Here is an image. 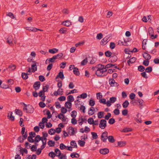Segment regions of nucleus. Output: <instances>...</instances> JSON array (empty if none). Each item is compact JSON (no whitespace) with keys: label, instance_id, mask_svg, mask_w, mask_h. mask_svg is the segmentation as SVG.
I'll list each match as a JSON object with an SVG mask.
<instances>
[{"label":"nucleus","instance_id":"1a4fd4ad","mask_svg":"<svg viewBox=\"0 0 159 159\" xmlns=\"http://www.w3.org/2000/svg\"><path fill=\"white\" fill-rule=\"evenodd\" d=\"M77 132L75 131V129L72 127H69L68 129V133L70 136L73 135Z\"/></svg>","mask_w":159,"mask_h":159},{"label":"nucleus","instance_id":"ddd939ff","mask_svg":"<svg viewBox=\"0 0 159 159\" xmlns=\"http://www.w3.org/2000/svg\"><path fill=\"white\" fill-rule=\"evenodd\" d=\"M109 84H110L111 86L114 87L116 85H117V83L115 82V80L113 79H110L109 80Z\"/></svg>","mask_w":159,"mask_h":159},{"label":"nucleus","instance_id":"6ab92c4d","mask_svg":"<svg viewBox=\"0 0 159 159\" xmlns=\"http://www.w3.org/2000/svg\"><path fill=\"white\" fill-rule=\"evenodd\" d=\"M13 39L12 36L10 35L9 36L7 39V42L9 44L13 43Z\"/></svg>","mask_w":159,"mask_h":159},{"label":"nucleus","instance_id":"423d86ee","mask_svg":"<svg viewBox=\"0 0 159 159\" xmlns=\"http://www.w3.org/2000/svg\"><path fill=\"white\" fill-rule=\"evenodd\" d=\"M117 100L116 97H113L110 98L109 100L107 101V106L110 107L111 105V104L114 103Z\"/></svg>","mask_w":159,"mask_h":159},{"label":"nucleus","instance_id":"0eeeda50","mask_svg":"<svg viewBox=\"0 0 159 159\" xmlns=\"http://www.w3.org/2000/svg\"><path fill=\"white\" fill-rule=\"evenodd\" d=\"M32 62L34 64L31 65L32 72L34 73L37 70V66L39 65V63L35 61H32Z\"/></svg>","mask_w":159,"mask_h":159},{"label":"nucleus","instance_id":"2f4dec72","mask_svg":"<svg viewBox=\"0 0 159 159\" xmlns=\"http://www.w3.org/2000/svg\"><path fill=\"white\" fill-rule=\"evenodd\" d=\"M12 113H13L12 112H9L8 113V117H9V119L13 121L14 120L15 118L12 115Z\"/></svg>","mask_w":159,"mask_h":159},{"label":"nucleus","instance_id":"c85d7f7f","mask_svg":"<svg viewBox=\"0 0 159 159\" xmlns=\"http://www.w3.org/2000/svg\"><path fill=\"white\" fill-rule=\"evenodd\" d=\"M58 50L56 48H54L52 49H49L48 52L52 54H54L58 52Z\"/></svg>","mask_w":159,"mask_h":159},{"label":"nucleus","instance_id":"e433bc0d","mask_svg":"<svg viewBox=\"0 0 159 159\" xmlns=\"http://www.w3.org/2000/svg\"><path fill=\"white\" fill-rule=\"evenodd\" d=\"M99 102L103 104H106L107 106V101L106 102V99L105 98H101L99 100Z\"/></svg>","mask_w":159,"mask_h":159},{"label":"nucleus","instance_id":"680f3d73","mask_svg":"<svg viewBox=\"0 0 159 159\" xmlns=\"http://www.w3.org/2000/svg\"><path fill=\"white\" fill-rule=\"evenodd\" d=\"M103 34L101 33L98 34L96 36V38L100 40L102 37Z\"/></svg>","mask_w":159,"mask_h":159},{"label":"nucleus","instance_id":"72a5a7b5","mask_svg":"<svg viewBox=\"0 0 159 159\" xmlns=\"http://www.w3.org/2000/svg\"><path fill=\"white\" fill-rule=\"evenodd\" d=\"M70 145L73 148H76L77 147V144L75 141L72 140L70 142Z\"/></svg>","mask_w":159,"mask_h":159},{"label":"nucleus","instance_id":"09e8293b","mask_svg":"<svg viewBox=\"0 0 159 159\" xmlns=\"http://www.w3.org/2000/svg\"><path fill=\"white\" fill-rule=\"evenodd\" d=\"M85 106L81 105L80 107L79 108V110L82 111L83 113H84L85 112Z\"/></svg>","mask_w":159,"mask_h":159},{"label":"nucleus","instance_id":"de8ad7c7","mask_svg":"<svg viewBox=\"0 0 159 159\" xmlns=\"http://www.w3.org/2000/svg\"><path fill=\"white\" fill-rule=\"evenodd\" d=\"M95 101L93 99H90L89 100V104L90 106H92V107L94 106L95 105Z\"/></svg>","mask_w":159,"mask_h":159},{"label":"nucleus","instance_id":"37998d69","mask_svg":"<svg viewBox=\"0 0 159 159\" xmlns=\"http://www.w3.org/2000/svg\"><path fill=\"white\" fill-rule=\"evenodd\" d=\"M153 30L152 27H149L148 29V33L149 35L151 37L152 34H153Z\"/></svg>","mask_w":159,"mask_h":159},{"label":"nucleus","instance_id":"b1692460","mask_svg":"<svg viewBox=\"0 0 159 159\" xmlns=\"http://www.w3.org/2000/svg\"><path fill=\"white\" fill-rule=\"evenodd\" d=\"M57 78H59L61 80H63L64 78V76L63 71H60L57 76Z\"/></svg>","mask_w":159,"mask_h":159},{"label":"nucleus","instance_id":"ea45409f","mask_svg":"<svg viewBox=\"0 0 159 159\" xmlns=\"http://www.w3.org/2000/svg\"><path fill=\"white\" fill-rule=\"evenodd\" d=\"M91 134L92 135V138L93 139H96L98 138V135L97 133L94 132H92Z\"/></svg>","mask_w":159,"mask_h":159},{"label":"nucleus","instance_id":"9d476101","mask_svg":"<svg viewBox=\"0 0 159 159\" xmlns=\"http://www.w3.org/2000/svg\"><path fill=\"white\" fill-rule=\"evenodd\" d=\"M63 89H62L59 88L57 91H55L53 93V94L55 96L58 95H61L63 94Z\"/></svg>","mask_w":159,"mask_h":159},{"label":"nucleus","instance_id":"a19ab883","mask_svg":"<svg viewBox=\"0 0 159 159\" xmlns=\"http://www.w3.org/2000/svg\"><path fill=\"white\" fill-rule=\"evenodd\" d=\"M104 112L103 111H100L98 113V118H103Z\"/></svg>","mask_w":159,"mask_h":159},{"label":"nucleus","instance_id":"f704fd0d","mask_svg":"<svg viewBox=\"0 0 159 159\" xmlns=\"http://www.w3.org/2000/svg\"><path fill=\"white\" fill-rule=\"evenodd\" d=\"M85 143V142L84 141L80 140L78 141V143L81 147H84Z\"/></svg>","mask_w":159,"mask_h":159},{"label":"nucleus","instance_id":"6e6d98bb","mask_svg":"<svg viewBox=\"0 0 159 159\" xmlns=\"http://www.w3.org/2000/svg\"><path fill=\"white\" fill-rule=\"evenodd\" d=\"M144 70V67L140 65L138 67V70L140 72H142Z\"/></svg>","mask_w":159,"mask_h":159},{"label":"nucleus","instance_id":"8fccbe9b","mask_svg":"<svg viewBox=\"0 0 159 159\" xmlns=\"http://www.w3.org/2000/svg\"><path fill=\"white\" fill-rule=\"evenodd\" d=\"M56 59L61 58L63 56V54L62 53H60L56 55H54Z\"/></svg>","mask_w":159,"mask_h":159},{"label":"nucleus","instance_id":"aec40b11","mask_svg":"<svg viewBox=\"0 0 159 159\" xmlns=\"http://www.w3.org/2000/svg\"><path fill=\"white\" fill-rule=\"evenodd\" d=\"M42 134H43V136L42 137H41V138H42L41 141L46 142L47 139V137L48 136V134L46 132V133L43 132Z\"/></svg>","mask_w":159,"mask_h":159},{"label":"nucleus","instance_id":"bb28decb","mask_svg":"<svg viewBox=\"0 0 159 159\" xmlns=\"http://www.w3.org/2000/svg\"><path fill=\"white\" fill-rule=\"evenodd\" d=\"M58 117L59 119H61L63 122H65L66 120V119H65V116L62 114L61 113L59 114Z\"/></svg>","mask_w":159,"mask_h":159},{"label":"nucleus","instance_id":"4be33fe9","mask_svg":"<svg viewBox=\"0 0 159 159\" xmlns=\"http://www.w3.org/2000/svg\"><path fill=\"white\" fill-rule=\"evenodd\" d=\"M80 98L79 96H78L77 97L76 100L74 102L75 104L76 107H77L80 104V103H82V102L79 101Z\"/></svg>","mask_w":159,"mask_h":159},{"label":"nucleus","instance_id":"a211bd4d","mask_svg":"<svg viewBox=\"0 0 159 159\" xmlns=\"http://www.w3.org/2000/svg\"><path fill=\"white\" fill-rule=\"evenodd\" d=\"M62 24L65 26L69 27L72 25V22L69 20H67L63 21Z\"/></svg>","mask_w":159,"mask_h":159},{"label":"nucleus","instance_id":"3c124183","mask_svg":"<svg viewBox=\"0 0 159 159\" xmlns=\"http://www.w3.org/2000/svg\"><path fill=\"white\" fill-rule=\"evenodd\" d=\"M97 98L98 99H100L102 98V93L100 92H99L96 94Z\"/></svg>","mask_w":159,"mask_h":159},{"label":"nucleus","instance_id":"4c0bfd02","mask_svg":"<svg viewBox=\"0 0 159 159\" xmlns=\"http://www.w3.org/2000/svg\"><path fill=\"white\" fill-rule=\"evenodd\" d=\"M78 96H79L80 98H81L82 99H85L87 97V94L86 93H83L80 95Z\"/></svg>","mask_w":159,"mask_h":159},{"label":"nucleus","instance_id":"c9c22d12","mask_svg":"<svg viewBox=\"0 0 159 159\" xmlns=\"http://www.w3.org/2000/svg\"><path fill=\"white\" fill-rule=\"evenodd\" d=\"M21 76L23 79L25 80L27 79L28 78V74L24 72L22 73Z\"/></svg>","mask_w":159,"mask_h":159},{"label":"nucleus","instance_id":"7ed1b4c3","mask_svg":"<svg viewBox=\"0 0 159 159\" xmlns=\"http://www.w3.org/2000/svg\"><path fill=\"white\" fill-rule=\"evenodd\" d=\"M55 152L56 154V156L59 157V159H67V157L66 154H61V152L58 148H56Z\"/></svg>","mask_w":159,"mask_h":159},{"label":"nucleus","instance_id":"58836bf2","mask_svg":"<svg viewBox=\"0 0 159 159\" xmlns=\"http://www.w3.org/2000/svg\"><path fill=\"white\" fill-rule=\"evenodd\" d=\"M129 102L127 100H125L123 103L122 106L124 108H126L128 107L129 105Z\"/></svg>","mask_w":159,"mask_h":159},{"label":"nucleus","instance_id":"f257e3e1","mask_svg":"<svg viewBox=\"0 0 159 159\" xmlns=\"http://www.w3.org/2000/svg\"><path fill=\"white\" fill-rule=\"evenodd\" d=\"M93 70H95V74L98 76H104L106 75L107 69L105 68L104 65L99 64L95 67H93Z\"/></svg>","mask_w":159,"mask_h":159},{"label":"nucleus","instance_id":"c756f323","mask_svg":"<svg viewBox=\"0 0 159 159\" xmlns=\"http://www.w3.org/2000/svg\"><path fill=\"white\" fill-rule=\"evenodd\" d=\"M74 73L76 75H79L80 74V73L77 67L74 68L73 71Z\"/></svg>","mask_w":159,"mask_h":159},{"label":"nucleus","instance_id":"473e14b6","mask_svg":"<svg viewBox=\"0 0 159 159\" xmlns=\"http://www.w3.org/2000/svg\"><path fill=\"white\" fill-rule=\"evenodd\" d=\"M126 142L125 141H120L118 142V145L119 147H122L125 146L126 145Z\"/></svg>","mask_w":159,"mask_h":159},{"label":"nucleus","instance_id":"7c9ffc66","mask_svg":"<svg viewBox=\"0 0 159 159\" xmlns=\"http://www.w3.org/2000/svg\"><path fill=\"white\" fill-rule=\"evenodd\" d=\"M67 99L68 102H71L74 101V98L72 95H69L67 97Z\"/></svg>","mask_w":159,"mask_h":159},{"label":"nucleus","instance_id":"0e129e2a","mask_svg":"<svg viewBox=\"0 0 159 159\" xmlns=\"http://www.w3.org/2000/svg\"><path fill=\"white\" fill-rule=\"evenodd\" d=\"M36 145H33L31 148V150L32 151L34 152H35L36 151L37 149V147Z\"/></svg>","mask_w":159,"mask_h":159},{"label":"nucleus","instance_id":"13d9d810","mask_svg":"<svg viewBox=\"0 0 159 159\" xmlns=\"http://www.w3.org/2000/svg\"><path fill=\"white\" fill-rule=\"evenodd\" d=\"M42 141V142L43 144L41 146L40 148V149L41 150H42L43 149L45 148L46 144V142L44 141Z\"/></svg>","mask_w":159,"mask_h":159},{"label":"nucleus","instance_id":"774afa93","mask_svg":"<svg viewBox=\"0 0 159 159\" xmlns=\"http://www.w3.org/2000/svg\"><path fill=\"white\" fill-rule=\"evenodd\" d=\"M105 55L107 57H110L112 54L111 52L109 51H107L105 52Z\"/></svg>","mask_w":159,"mask_h":159},{"label":"nucleus","instance_id":"a18cd8bd","mask_svg":"<svg viewBox=\"0 0 159 159\" xmlns=\"http://www.w3.org/2000/svg\"><path fill=\"white\" fill-rule=\"evenodd\" d=\"M48 144L50 147H53L54 145L55 142L50 140L48 142Z\"/></svg>","mask_w":159,"mask_h":159},{"label":"nucleus","instance_id":"20e7f679","mask_svg":"<svg viewBox=\"0 0 159 159\" xmlns=\"http://www.w3.org/2000/svg\"><path fill=\"white\" fill-rule=\"evenodd\" d=\"M108 133L107 132L105 131L102 133L101 136L102 141L103 142H106L107 139Z\"/></svg>","mask_w":159,"mask_h":159},{"label":"nucleus","instance_id":"39448f33","mask_svg":"<svg viewBox=\"0 0 159 159\" xmlns=\"http://www.w3.org/2000/svg\"><path fill=\"white\" fill-rule=\"evenodd\" d=\"M107 122L106 120H101L100 122L99 127L102 129H104L107 126Z\"/></svg>","mask_w":159,"mask_h":159},{"label":"nucleus","instance_id":"393cba45","mask_svg":"<svg viewBox=\"0 0 159 159\" xmlns=\"http://www.w3.org/2000/svg\"><path fill=\"white\" fill-rule=\"evenodd\" d=\"M94 108L93 107H91L88 112V114L90 116L92 115L94 113Z\"/></svg>","mask_w":159,"mask_h":159},{"label":"nucleus","instance_id":"5fc2aeb1","mask_svg":"<svg viewBox=\"0 0 159 159\" xmlns=\"http://www.w3.org/2000/svg\"><path fill=\"white\" fill-rule=\"evenodd\" d=\"M110 59L112 62H115L117 60V57L116 56L114 55L111 57Z\"/></svg>","mask_w":159,"mask_h":159},{"label":"nucleus","instance_id":"cd10ccee","mask_svg":"<svg viewBox=\"0 0 159 159\" xmlns=\"http://www.w3.org/2000/svg\"><path fill=\"white\" fill-rule=\"evenodd\" d=\"M107 139L108 141L111 143H113L115 141V140L112 136H108Z\"/></svg>","mask_w":159,"mask_h":159},{"label":"nucleus","instance_id":"f8f14e48","mask_svg":"<svg viewBox=\"0 0 159 159\" xmlns=\"http://www.w3.org/2000/svg\"><path fill=\"white\" fill-rule=\"evenodd\" d=\"M40 86V82L39 81L35 82L33 84V88L35 90L39 89Z\"/></svg>","mask_w":159,"mask_h":159},{"label":"nucleus","instance_id":"4d7b16f0","mask_svg":"<svg viewBox=\"0 0 159 159\" xmlns=\"http://www.w3.org/2000/svg\"><path fill=\"white\" fill-rule=\"evenodd\" d=\"M49 156L52 158H54L55 156H56V154L54 153L53 152H49Z\"/></svg>","mask_w":159,"mask_h":159},{"label":"nucleus","instance_id":"dca6fc26","mask_svg":"<svg viewBox=\"0 0 159 159\" xmlns=\"http://www.w3.org/2000/svg\"><path fill=\"white\" fill-rule=\"evenodd\" d=\"M143 57L146 60H149L151 57V56L150 54L146 52H144V53L143 54Z\"/></svg>","mask_w":159,"mask_h":159},{"label":"nucleus","instance_id":"052dcab7","mask_svg":"<svg viewBox=\"0 0 159 159\" xmlns=\"http://www.w3.org/2000/svg\"><path fill=\"white\" fill-rule=\"evenodd\" d=\"M77 115V112L75 111H73L71 112V116L73 118H75Z\"/></svg>","mask_w":159,"mask_h":159},{"label":"nucleus","instance_id":"6e6552de","mask_svg":"<svg viewBox=\"0 0 159 159\" xmlns=\"http://www.w3.org/2000/svg\"><path fill=\"white\" fill-rule=\"evenodd\" d=\"M28 134L26 132L24 135L20 136L17 139V140L20 143H22L24 140L27 138Z\"/></svg>","mask_w":159,"mask_h":159},{"label":"nucleus","instance_id":"f03ea898","mask_svg":"<svg viewBox=\"0 0 159 159\" xmlns=\"http://www.w3.org/2000/svg\"><path fill=\"white\" fill-rule=\"evenodd\" d=\"M22 103L25 105V107L23 108V111L24 112L28 113H32L34 111V109L33 106L30 105H27L24 102Z\"/></svg>","mask_w":159,"mask_h":159},{"label":"nucleus","instance_id":"603ef678","mask_svg":"<svg viewBox=\"0 0 159 159\" xmlns=\"http://www.w3.org/2000/svg\"><path fill=\"white\" fill-rule=\"evenodd\" d=\"M48 88L49 86L48 85L43 86V87L42 90H41L44 93L45 92L48 91Z\"/></svg>","mask_w":159,"mask_h":159},{"label":"nucleus","instance_id":"4468645a","mask_svg":"<svg viewBox=\"0 0 159 159\" xmlns=\"http://www.w3.org/2000/svg\"><path fill=\"white\" fill-rule=\"evenodd\" d=\"M99 152L100 153L103 155H105L108 153L109 152V150L108 148H104L100 149Z\"/></svg>","mask_w":159,"mask_h":159},{"label":"nucleus","instance_id":"79ce46f5","mask_svg":"<svg viewBox=\"0 0 159 159\" xmlns=\"http://www.w3.org/2000/svg\"><path fill=\"white\" fill-rule=\"evenodd\" d=\"M15 111L16 114L20 116H21L22 115V111L20 110L16 109Z\"/></svg>","mask_w":159,"mask_h":159},{"label":"nucleus","instance_id":"2eb2a0df","mask_svg":"<svg viewBox=\"0 0 159 159\" xmlns=\"http://www.w3.org/2000/svg\"><path fill=\"white\" fill-rule=\"evenodd\" d=\"M41 137H40L39 135H37L35 138L34 139V142H35V144L36 145H38V144H37V143L40 140H41Z\"/></svg>","mask_w":159,"mask_h":159},{"label":"nucleus","instance_id":"a878e982","mask_svg":"<svg viewBox=\"0 0 159 159\" xmlns=\"http://www.w3.org/2000/svg\"><path fill=\"white\" fill-rule=\"evenodd\" d=\"M70 156L72 158H78L80 157V155L78 153L73 152L70 154Z\"/></svg>","mask_w":159,"mask_h":159},{"label":"nucleus","instance_id":"f3484780","mask_svg":"<svg viewBox=\"0 0 159 159\" xmlns=\"http://www.w3.org/2000/svg\"><path fill=\"white\" fill-rule=\"evenodd\" d=\"M65 106L69 109V111L71 110L72 103L71 102L67 101L65 102Z\"/></svg>","mask_w":159,"mask_h":159},{"label":"nucleus","instance_id":"49530a36","mask_svg":"<svg viewBox=\"0 0 159 159\" xmlns=\"http://www.w3.org/2000/svg\"><path fill=\"white\" fill-rule=\"evenodd\" d=\"M88 62V59L87 58H86L84 59L80 63L81 65L82 66L85 65Z\"/></svg>","mask_w":159,"mask_h":159},{"label":"nucleus","instance_id":"c03bdc74","mask_svg":"<svg viewBox=\"0 0 159 159\" xmlns=\"http://www.w3.org/2000/svg\"><path fill=\"white\" fill-rule=\"evenodd\" d=\"M55 133V131L53 128H51L48 131V133L51 135L54 134Z\"/></svg>","mask_w":159,"mask_h":159},{"label":"nucleus","instance_id":"864d4df0","mask_svg":"<svg viewBox=\"0 0 159 159\" xmlns=\"http://www.w3.org/2000/svg\"><path fill=\"white\" fill-rule=\"evenodd\" d=\"M81 122H80L79 123V125H82L83 122L85 123H87V120L86 119H85V118H83L82 117V118L81 119Z\"/></svg>","mask_w":159,"mask_h":159},{"label":"nucleus","instance_id":"69168bd1","mask_svg":"<svg viewBox=\"0 0 159 159\" xmlns=\"http://www.w3.org/2000/svg\"><path fill=\"white\" fill-rule=\"evenodd\" d=\"M61 112L63 114L66 113L67 111V109L65 107H62L61 109Z\"/></svg>","mask_w":159,"mask_h":159},{"label":"nucleus","instance_id":"bf43d9fd","mask_svg":"<svg viewBox=\"0 0 159 159\" xmlns=\"http://www.w3.org/2000/svg\"><path fill=\"white\" fill-rule=\"evenodd\" d=\"M113 113L115 115H118L120 113V110L118 109H116L113 111Z\"/></svg>","mask_w":159,"mask_h":159},{"label":"nucleus","instance_id":"e2e57ef3","mask_svg":"<svg viewBox=\"0 0 159 159\" xmlns=\"http://www.w3.org/2000/svg\"><path fill=\"white\" fill-rule=\"evenodd\" d=\"M152 70V68L151 66H149L147 67L145 69V71L146 72L150 73Z\"/></svg>","mask_w":159,"mask_h":159},{"label":"nucleus","instance_id":"5701e85b","mask_svg":"<svg viewBox=\"0 0 159 159\" xmlns=\"http://www.w3.org/2000/svg\"><path fill=\"white\" fill-rule=\"evenodd\" d=\"M136 60V59L135 57H132L131 58L129 59L127 63L129 65H130V63H133Z\"/></svg>","mask_w":159,"mask_h":159},{"label":"nucleus","instance_id":"338daca9","mask_svg":"<svg viewBox=\"0 0 159 159\" xmlns=\"http://www.w3.org/2000/svg\"><path fill=\"white\" fill-rule=\"evenodd\" d=\"M93 120H94L93 118H90L88 119V122L90 125H93Z\"/></svg>","mask_w":159,"mask_h":159},{"label":"nucleus","instance_id":"412c9836","mask_svg":"<svg viewBox=\"0 0 159 159\" xmlns=\"http://www.w3.org/2000/svg\"><path fill=\"white\" fill-rule=\"evenodd\" d=\"M16 68V66L14 64L10 65L8 67V69L9 71H13Z\"/></svg>","mask_w":159,"mask_h":159},{"label":"nucleus","instance_id":"9b49d317","mask_svg":"<svg viewBox=\"0 0 159 159\" xmlns=\"http://www.w3.org/2000/svg\"><path fill=\"white\" fill-rule=\"evenodd\" d=\"M109 37H106L101 40L100 43L101 45L104 46L106 45L109 41Z\"/></svg>","mask_w":159,"mask_h":159}]
</instances>
